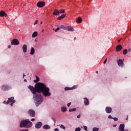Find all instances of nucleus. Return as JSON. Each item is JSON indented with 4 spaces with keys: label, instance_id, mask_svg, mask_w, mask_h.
<instances>
[{
    "label": "nucleus",
    "instance_id": "42",
    "mask_svg": "<svg viewBox=\"0 0 131 131\" xmlns=\"http://www.w3.org/2000/svg\"><path fill=\"white\" fill-rule=\"evenodd\" d=\"M77 118H80V115H78L77 116Z\"/></svg>",
    "mask_w": 131,
    "mask_h": 131
},
{
    "label": "nucleus",
    "instance_id": "6",
    "mask_svg": "<svg viewBox=\"0 0 131 131\" xmlns=\"http://www.w3.org/2000/svg\"><path fill=\"white\" fill-rule=\"evenodd\" d=\"M19 43L20 42H19V40L17 39H13L11 42L12 46H18Z\"/></svg>",
    "mask_w": 131,
    "mask_h": 131
},
{
    "label": "nucleus",
    "instance_id": "58",
    "mask_svg": "<svg viewBox=\"0 0 131 131\" xmlns=\"http://www.w3.org/2000/svg\"><path fill=\"white\" fill-rule=\"evenodd\" d=\"M96 73H97V74H98V71H96Z\"/></svg>",
    "mask_w": 131,
    "mask_h": 131
},
{
    "label": "nucleus",
    "instance_id": "30",
    "mask_svg": "<svg viewBox=\"0 0 131 131\" xmlns=\"http://www.w3.org/2000/svg\"><path fill=\"white\" fill-rule=\"evenodd\" d=\"M61 111L62 112H66V107H62Z\"/></svg>",
    "mask_w": 131,
    "mask_h": 131
},
{
    "label": "nucleus",
    "instance_id": "19",
    "mask_svg": "<svg viewBox=\"0 0 131 131\" xmlns=\"http://www.w3.org/2000/svg\"><path fill=\"white\" fill-rule=\"evenodd\" d=\"M42 127L43 129H50V128H51V126L48 124H46V125H44Z\"/></svg>",
    "mask_w": 131,
    "mask_h": 131
},
{
    "label": "nucleus",
    "instance_id": "14",
    "mask_svg": "<svg viewBox=\"0 0 131 131\" xmlns=\"http://www.w3.org/2000/svg\"><path fill=\"white\" fill-rule=\"evenodd\" d=\"M84 103L85 106H88L90 104V101H89V99L86 98H84Z\"/></svg>",
    "mask_w": 131,
    "mask_h": 131
},
{
    "label": "nucleus",
    "instance_id": "50",
    "mask_svg": "<svg viewBox=\"0 0 131 131\" xmlns=\"http://www.w3.org/2000/svg\"><path fill=\"white\" fill-rule=\"evenodd\" d=\"M43 31H45V30H44V29H42V32H43Z\"/></svg>",
    "mask_w": 131,
    "mask_h": 131
},
{
    "label": "nucleus",
    "instance_id": "47",
    "mask_svg": "<svg viewBox=\"0 0 131 131\" xmlns=\"http://www.w3.org/2000/svg\"><path fill=\"white\" fill-rule=\"evenodd\" d=\"M24 81H25V82H27V80L26 79H25Z\"/></svg>",
    "mask_w": 131,
    "mask_h": 131
},
{
    "label": "nucleus",
    "instance_id": "20",
    "mask_svg": "<svg viewBox=\"0 0 131 131\" xmlns=\"http://www.w3.org/2000/svg\"><path fill=\"white\" fill-rule=\"evenodd\" d=\"M124 127H125L124 124H121L119 127V129L124 130Z\"/></svg>",
    "mask_w": 131,
    "mask_h": 131
},
{
    "label": "nucleus",
    "instance_id": "45",
    "mask_svg": "<svg viewBox=\"0 0 131 131\" xmlns=\"http://www.w3.org/2000/svg\"><path fill=\"white\" fill-rule=\"evenodd\" d=\"M10 105H11V106H13V105H14V102H11Z\"/></svg>",
    "mask_w": 131,
    "mask_h": 131
},
{
    "label": "nucleus",
    "instance_id": "55",
    "mask_svg": "<svg viewBox=\"0 0 131 131\" xmlns=\"http://www.w3.org/2000/svg\"><path fill=\"white\" fill-rule=\"evenodd\" d=\"M40 24H42V21H41V22H40Z\"/></svg>",
    "mask_w": 131,
    "mask_h": 131
},
{
    "label": "nucleus",
    "instance_id": "40",
    "mask_svg": "<svg viewBox=\"0 0 131 131\" xmlns=\"http://www.w3.org/2000/svg\"><path fill=\"white\" fill-rule=\"evenodd\" d=\"M70 105H71V102L68 103L67 104L68 107H70Z\"/></svg>",
    "mask_w": 131,
    "mask_h": 131
},
{
    "label": "nucleus",
    "instance_id": "25",
    "mask_svg": "<svg viewBox=\"0 0 131 131\" xmlns=\"http://www.w3.org/2000/svg\"><path fill=\"white\" fill-rule=\"evenodd\" d=\"M36 80H34V82H35V83H37V82H38V81H39V77H37V76H36Z\"/></svg>",
    "mask_w": 131,
    "mask_h": 131
},
{
    "label": "nucleus",
    "instance_id": "31",
    "mask_svg": "<svg viewBox=\"0 0 131 131\" xmlns=\"http://www.w3.org/2000/svg\"><path fill=\"white\" fill-rule=\"evenodd\" d=\"M53 30H54L55 32H57V31L60 30V28H57V29H53Z\"/></svg>",
    "mask_w": 131,
    "mask_h": 131
},
{
    "label": "nucleus",
    "instance_id": "3",
    "mask_svg": "<svg viewBox=\"0 0 131 131\" xmlns=\"http://www.w3.org/2000/svg\"><path fill=\"white\" fill-rule=\"evenodd\" d=\"M40 85V82H38L35 85V88L33 87V86L29 85L28 86L29 90L32 92V94L34 95V96H35L36 95L37 93H38V90H39V86Z\"/></svg>",
    "mask_w": 131,
    "mask_h": 131
},
{
    "label": "nucleus",
    "instance_id": "2",
    "mask_svg": "<svg viewBox=\"0 0 131 131\" xmlns=\"http://www.w3.org/2000/svg\"><path fill=\"white\" fill-rule=\"evenodd\" d=\"M32 126V122L29 120V119H25L21 121L20 123V127H26L29 128Z\"/></svg>",
    "mask_w": 131,
    "mask_h": 131
},
{
    "label": "nucleus",
    "instance_id": "10",
    "mask_svg": "<svg viewBox=\"0 0 131 131\" xmlns=\"http://www.w3.org/2000/svg\"><path fill=\"white\" fill-rule=\"evenodd\" d=\"M122 50V46L120 45H119L117 46L116 48V52H120V51H121Z\"/></svg>",
    "mask_w": 131,
    "mask_h": 131
},
{
    "label": "nucleus",
    "instance_id": "11",
    "mask_svg": "<svg viewBox=\"0 0 131 131\" xmlns=\"http://www.w3.org/2000/svg\"><path fill=\"white\" fill-rule=\"evenodd\" d=\"M75 89H77V85H74L72 88L66 87V91H71L72 90H75Z\"/></svg>",
    "mask_w": 131,
    "mask_h": 131
},
{
    "label": "nucleus",
    "instance_id": "16",
    "mask_svg": "<svg viewBox=\"0 0 131 131\" xmlns=\"http://www.w3.org/2000/svg\"><path fill=\"white\" fill-rule=\"evenodd\" d=\"M2 90L3 91H9L10 89L9 88V86L7 85H3L2 86Z\"/></svg>",
    "mask_w": 131,
    "mask_h": 131
},
{
    "label": "nucleus",
    "instance_id": "56",
    "mask_svg": "<svg viewBox=\"0 0 131 131\" xmlns=\"http://www.w3.org/2000/svg\"><path fill=\"white\" fill-rule=\"evenodd\" d=\"M76 39V37H75L74 38V40H75Z\"/></svg>",
    "mask_w": 131,
    "mask_h": 131
},
{
    "label": "nucleus",
    "instance_id": "33",
    "mask_svg": "<svg viewBox=\"0 0 131 131\" xmlns=\"http://www.w3.org/2000/svg\"><path fill=\"white\" fill-rule=\"evenodd\" d=\"M60 127H61V128H63V129H65V128H66V127H65V126L63 125H60Z\"/></svg>",
    "mask_w": 131,
    "mask_h": 131
},
{
    "label": "nucleus",
    "instance_id": "35",
    "mask_svg": "<svg viewBox=\"0 0 131 131\" xmlns=\"http://www.w3.org/2000/svg\"><path fill=\"white\" fill-rule=\"evenodd\" d=\"M113 119H114V120L115 121H117V120H118V118L115 117V118H113Z\"/></svg>",
    "mask_w": 131,
    "mask_h": 131
},
{
    "label": "nucleus",
    "instance_id": "52",
    "mask_svg": "<svg viewBox=\"0 0 131 131\" xmlns=\"http://www.w3.org/2000/svg\"><path fill=\"white\" fill-rule=\"evenodd\" d=\"M118 131H124V130H119Z\"/></svg>",
    "mask_w": 131,
    "mask_h": 131
},
{
    "label": "nucleus",
    "instance_id": "5",
    "mask_svg": "<svg viewBox=\"0 0 131 131\" xmlns=\"http://www.w3.org/2000/svg\"><path fill=\"white\" fill-rule=\"evenodd\" d=\"M46 6V3L43 1H40L37 3V6L38 8H42Z\"/></svg>",
    "mask_w": 131,
    "mask_h": 131
},
{
    "label": "nucleus",
    "instance_id": "29",
    "mask_svg": "<svg viewBox=\"0 0 131 131\" xmlns=\"http://www.w3.org/2000/svg\"><path fill=\"white\" fill-rule=\"evenodd\" d=\"M123 55H126L127 54V50L124 49L123 51Z\"/></svg>",
    "mask_w": 131,
    "mask_h": 131
},
{
    "label": "nucleus",
    "instance_id": "13",
    "mask_svg": "<svg viewBox=\"0 0 131 131\" xmlns=\"http://www.w3.org/2000/svg\"><path fill=\"white\" fill-rule=\"evenodd\" d=\"M66 30L67 31H74V29H73L72 27L71 26H67L66 27Z\"/></svg>",
    "mask_w": 131,
    "mask_h": 131
},
{
    "label": "nucleus",
    "instance_id": "21",
    "mask_svg": "<svg viewBox=\"0 0 131 131\" xmlns=\"http://www.w3.org/2000/svg\"><path fill=\"white\" fill-rule=\"evenodd\" d=\"M77 23H81L82 22V18L81 17H79L76 19Z\"/></svg>",
    "mask_w": 131,
    "mask_h": 131
},
{
    "label": "nucleus",
    "instance_id": "44",
    "mask_svg": "<svg viewBox=\"0 0 131 131\" xmlns=\"http://www.w3.org/2000/svg\"><path fill=\"white\" fill-rule=\"evenodd\" d=\"M53 121H54V122H56V119L55 118H52Z\"/></svg>",
    "mask_w": 131,
    "mask_h": 131
},
{
    "label": "nucleus",
    "instance_id": "4",
    "mask_svg": "<svg viewBox=\"0 0 131 131\" xmlns=\"http://www.w3.org/2000/svg\"><path fill=\"white\" fill-rule=\"evenodd\" d=\"M10 103H16V100H14V97L8 98V100L7 102L6 101H4V104H6L7 105H9Z\"/></svg>",
    "mask_w": 131,
    "mask_h": 131
},
{
    "label": "nucleus",
    "instance_id": "7",
    "mask_svg": "<svg viewBox=\"0 0 131 131\" xmlns=\"http://www.w3.org/2000/svg\"><path fill=\"white\" fill-rule=\"evenodd\" d=\"M28 114L31 117H34V116H35V111H34L33 110H29L28 111Z\"/></svg>",
    "mask_w": 131,
    "mask_h": 131
},
{
    "label": "nucleus",
    "instance_id": "39",
    "mask_svg": "<svg viewBox=\"0 0 131 131\" xmlns=\"http://www.w3.org/2000/svg\"><path fill=\"white\" fill-rule=\"evenodd\" d=\"M105 63H107V58H106V59L104 60V62H103V64H105Z\"/></svg>",
    "mask_w": 131,
    "mask_h": 131
},
{
    "label": "nucleus",
    "instance_id": "26",
    "mask_svg": "<svg viewBox=\"0 0 131 131\" xmlns=\"http://www.w3.org/2000/svg\"><path fill=\"white\" fill-rule=\"evenodd\" d=\"M60 29H63V30H66V26L61 25L60 26Z\"/></svg>",
    "mask_w": 131,
    "mask_h": 131
},
{
    "label": "nucleus",
    "instance_id": "12",
    "mask_svg": "<svg viewBox=\"0 0 131 131\" xmlns=\"http://www.w3.org/2000/svg\"><path fill=\"white\" fill-rule=\"evenodd\" d=\"M105 111L106 113H110L112 111V108L110 106H107L105 108Z\"/></svg>",
    "mask_w": 131,
    "mask_h": 131
},
{
    "label": "nucleus",
    "instance_id": "48",
    "mask_svg": "<svg viewBox=\"0 0 131 131\" xmlns=\"http://www.w3.org/2000/svg\"><path fill=\"white\" fill-rule=\"evenodd\" d=\"M128 51V52H131V49H129Z\"/></svg>",
    "mask_w": 131,
    "mask_h": 131
},
{
    "label": "nucleus",
    "instance_id": "51",
    "mask_svg": "<svg viewBox=\"0 0 131 131\" xmlns=\"http://www.w3.org/2000/svg\"><path fill=\"white\" fill-rule=\"evenodd\" d=\"M121 40V39H120V40H118V42H120V41Z\"/></svg>",
    "mask_w": 131,
    "mask_h": 131
},
{
    "label": "nucleus",
    "instance_id": "18",
    "mask_svg": "<svg viewBox=\"0 0 131 131\" xmlns=\"http://www.w3.org/2000/svg\"><path fill=\"white\" fill-rule=\"evenodd\" d=\"M7 13H5V11H2L0 12V16L1 17H7Z\"/></svg>",
    "mask_w": 131,
    "mask_h": 131
},
{
    "label": "nucleus",
    "instance_id": "8",
    "mask_svg": "<svg viewBox=\"0 0 131 131\" xmlns=\"http://www.w3.org/2000/svg\"><path fill=\"white\" fill-rule=\"evenodd\" d=\"M41 125H42V123L41 122H38L35 124L36 128H40L41 127Z\"/></svg>",
    "mask_w": 131,
    "mask_h": 131
},
{
    "label": "nucleus",
    "instance_id": "37",
    "mask_svg": "<svg viewBox=\"0 0 131 131\" xmlns=\"http://www.w3.org/2000/svg\"><path fill=\"white\" fill-rule=\"evenodd\" d=\"M84 127V130H88V127L86 126H83Z\"/></svg>",
    "mask_w": 131,
    "mask_h": 131
},
{
    "label": "nucleus",
    "instance_id": "1",
    "mask_svg": "<svg viewBox=\"0 0 131 131\" xmlns=\"http://www.w3.org/2000/svg\"><path fill=\"white\" fill-rule=\"evenodd\" d=\"M41 93L44 97H50L51 95V93H50V89L47 87L44 83H40L38 93L33 97V98L36 101L35 104L36 107H38L43 101V97L41 96V94H40Z\"/></svg>",
    "mask_w": 131,
    "mask_h": 131
},
{
    "label": "nucleus",
    "instance_id": "15",
    "mask_svg": "<svg viewBox=\"0 0 131 131\" xmlns=\"http://www.w3.org/2000/svg\"><path fill=\"white\" fill-rule=\"evenodd\" d=\"M53 15H54V16H58V15H60V12L58 10L55 9L53 13Z\"/></svg>",
    "mask_w": 131,
    "mask_h": 131
},
{
    "label": "nucleus",
    "instance_id": "22",
    "mask_svg": "<svg viewBox=\"0 0 131 131\" xmlns=\"http://www.w3.org/2000/svg\"><path fill=\"white\" fill-rule=\"evenodd\" d=\"M34 53H35V50L33 47H31L30 54L34 55Z\"/></svg>",
    "mask_w": 131,
    "mask_h": 131
},
{
    "label": "nucleus",
    "instance_id": "38",
    "mask_svg": "<svg viewBox=\"0 0 131 131\" xmlns=\"http://www.w3.org/2000/svg\"><path fill=\"white\" fill-rule=\"evenodd\" d=\"M108 118H110V119H112V118H113L112 117V116L109 115L108 117Z\"/></svg>",
    "mask_w": 131,
    "mask_h": 131
},
{
    "label": "nucleus",
    "instance_id": "53",
    "mask_svg": "<svg viewBox=\"0 0 131 131\" xmlns=\"http://www.w3.org/2000/svg\"><path fill=\"white\" fill-rule=\"evenodd\" d=\"M116 126V125H114V127H115Z\"/></svg>",
    "mask_w": 131,
    "mask_h": 131
},
{
    "label": "nucleus",
    "instance_id": "46",
    "mask_svg": "<svg viewBox=\"0 0 131 131\" xmlns=\"http://www.w3.org/2000/svg\"><path fill=\"white\" fill-rule=\"evenodd\" d=\"M8 49H11V46L10 45L8 46Z\"/></svg>",
    "mask_w": 131,
    "mask_h": 131
},
{
    "label": "nucleus",
    "instance_id": "41",
    "mask_svg": "<svg viewBox=\"0 0 131 131\" xmlns=\"http://www.w3.org/2000/svg\"><path fill=\"white\" fill-rule=\"evenodd\" d=\"M55 131H59V129L58 128H56L54 129Z\"/></svg>",
    "mask_w": 131,
    "mask_h": 131
},
{
    "label": "nucleus",
    "instance_id": "23",
    "mask_svg": "<svg viewBox=\"0 0 131 131\" xmlns=\"http://www.w3.org/2000/svg\"><path fill=\"white\" fill-rule=\"evenodd\" d=\"M37 32L35 31L34 32L33 34H32V37L33 38H34V37H36V36H37Z\"/></svg>",
    "mask_w": 131,
    "mask_h": 131
},
{
    "label": "nucleus",
    "instance_id": "32",
    "mask_svg": "<svg viewBox=\"0 0 131 131\" xmlns=\"http://www.w3.org/2000/svg\"><path fill=\"white\" fill-rule=\"evenodd\" d=\"M93 131H99V128H98L97 127H94L93 128Z\"/></svg>",
    "mask_w": 131,
    "mask_h": 131
},
{
    "label": "nucleus",
    "instance_id": "57",
    "mask_svg": "<svg viewBox=\"0 0 131 131\" xmlns=\"http://www.w3.org/2000/svg\"><path fill=\"white\" fill-rule=\"evenodd\" d=\"M128 119V118H127L126 119V120H127Z\"/></svg>",
    "mask_w": 131,
    "mask_h": 131
},
{
    "label": "nucleus",
    "instance_id": "17",
    "mask_svg": "<svg viewBox=\"0 0 131 131\" xmlns=\"http://www.w3.org/2000/svg\"><path fill=\"white\" fill-rule=\"evenodd\" d=\"M23 51L24 53H26V52H27V45L25 44L23 46Z\"/></svg>",
    "mask_w": 131,
    "mask_h": 131
},
{
    "label": "nucleus",
    "instance_id": "36",
    "mask_svg": "<svg viewBox=\"0 0 131 131\" xmlns=\"http://www.w3.org/2000/svg\"><path fill=\"white\" fill-rule=\"evenodd\" d=\"M80 130H81V129L79 127L76 128L75 129V131H80Z\"/></svg>",
    "mask_w": 131,
    "mask_h": 131
},
{
    "label": "nucleus",
    "instance_id": "49",
    "mask_svg": "<svg viewBox=\"0 0 131 131\" xmlns=\"http://www.w3.org/2000/svg\"><path fill=\"white\" fill-rule=\"evenodd\" d=\"M25 76H26V75H25V74H24V75H23V78H24V77H25Z\"/></svg>",
    "mask_w": 131,
    "mask_h": 131
},
{
    "label": "nucleus",
    "instance_id": "59",
    "mask_svg": "<svg viewBox=\"0 0 131 131\" xmlns=\"http://www.w3.org/2000/svg\"><path fill=\"white\" fill-rule=\"evenodd\" d=\"M125 131H128V130H125Z\"/></svg>",
    "mask_w": 131,
    "mask_h": 131
},
{
    "label": "nucleus",
    "instance_id": "9",
    "mask_svg": "<svg viewBox=\"0 0 131 131\" xmlns=\"http://www.w3.org/2000/svg\"><path fill=\"white\" fill-rule=\"evenodd\" d=\"M118 65L120 67H123V60H122V59H119L118 62Z\"/></svg>",
    "mask_w": 131,
    "mask_h": 131
},
{
    "label": "nucleus",
    "instance_id": "24",
    "mask_svg": "<svg viewBox=\"0 0 131 131\" xmlns=\"http://www.w3.org/2000/svg\"><path fill=\"white\" fill-rule=\"evenodd\" d=\"M65 16H66V15L62 14L61 16H59L57 18V20H61V19H63V18H64V17H65Z\"/></svg>",
    "mask_w": 131,
    "mask_h": 131
},
{
    "label": "nucleus",
    "instance_id": "43",
    "mask_svg": "<svg viewBox=\"0 0 131 131\" xmlns=\"http://www.w3.org/2000/svg\"><path fill=\"white\" fill-rule=\"evenodd\" d=\"M31 120V121H34V120H35V119L32 118Z\"/></svg>",
    "mask_w": 131,
    "mask_h": 131
},
{
    "label": "nucleus",
    "instance_id": "34",
    "mask_svg": "<svg viewBox=\"0 0 131 131\" xmlns=\"http://www.w3.org/2000/svg\"><path fill=\"white\" fill-rule=\"evenodd\" d=\"M37 23H38V20H36L34 24V26L36 25V24H37Z\"/></svg>",
    "mask_w": 131,
    "mask_h": 131
},
{
    "label": "nucleus",
    "instance_id": "60",
    "mask_svg": "<svg viewBox=\"0 0 131 131\" xmlns=\"http://www.w3.org/2000/svg\"><path fill=\"white\" fill-rule=\"evenodd\" d=\"M35 41H36V39H35Z\"/></svg>",
    "mask_w": 131,
    "mask_h": 131
},
{
    "label": "nucleus",
    "instance_id": "27",
    "mask_svg": "<svg viewBox=\"0 0 131 131\" xmlns=\"http://www.w3.org/2000/svg\"><path fill=\"white\" fill-rule=\"evenodd\" d=\"M74 111H76V108H70L69 110V112H74Z\"/></svg>",
    "mask_w": 131,
    "mask_h": 131
},
{
    "label": "nucleus",
    "instance_id": "28",
    "mask_svg": "<svg viewBox=\"0 0 131 131\" xmlns=\"http://www.w3.org/2000/svg\"><path fill=\"white\" fill-rule=\"evenodd\" d=\"M59 14H64V12H65V10L64 9H61L59 11Z\"/></svg>",
    "mask_w": 131,
    "mask_h": 131
},
{
    "label": "nucleus",
    "instance_id": "54",
    "mask_svg": "<svg viewBox=\"0 0 131 131\" xmlns=\"http://www.w3.org/2000/svg\"><path fill=\"white\" fill-rule=\"evenodd\" d=\"M64 91H66V87L64 88Z\"/></svg>",
    "mask_w": 131,
    "mask_h": 131
}]
</instances>
